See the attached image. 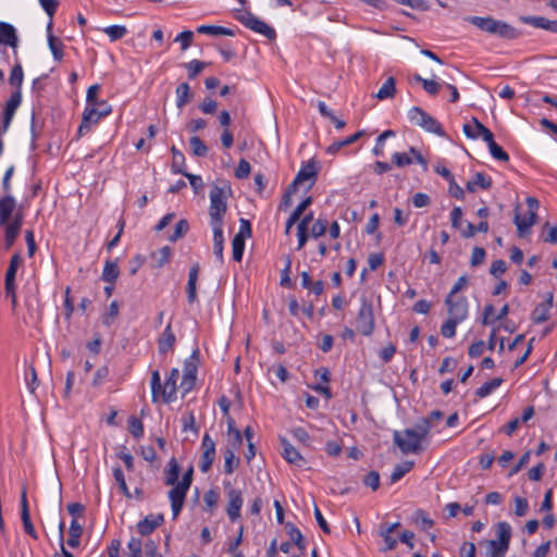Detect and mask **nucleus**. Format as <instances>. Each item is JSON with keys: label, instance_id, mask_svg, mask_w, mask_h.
Instances as JSON below:
<instances>
[{"label": "nucleus", "instance_id": "nucleus-1", "mask_svg": "<svg viewBox=\"0 0 557 557\" xmlns=\"http://www.w3.org/2000/svg\"><path fill=\"white\" fill-rule=\"evenodd\" d=\"M24 222V212L18 207L16 199L11 195L0 198V226L4 232L5 248L9 249L15 243Z\"/></svg>", "mask_w": 557, "mask_h": 557}, {"label": "nucleus", "instance_id": "nucleus-2", "mask_svg": "<svg viewBox=\"0 0 557 557\" xmlns=\"http://www.w3.org/2000/svg\"><path fill=\"white\" fill-rule=\"evenodd\" d=\"M232 196V188L228 183L222 185L213 184L210 188L209 216L210 225L223 226L227 211V200Z\"/></svg>", "mask_w": 557, "mask_h": 557}, {"label": "nucleus", "instance_id": "nucleus-3", "mask_svg": "<svg viewBox=\"0 0 557 557\" xmlns=\"http://www.w3.org/2000/svg\"><path fill=\"white\" fill-rule=\"evenodd\" d=\"M463 20L480 30L503 39L513 40L521 35V33L510 24L492 16H466Z\"/></svg>", "mask_w": 557, "mask_h": 557}, {"label": "nucleus", "instance_id": "nucleus-4", "mask_svg": "<svg viewBox=\"0 0 557 557\" xmlns=\"http://www.w3.org/2000/svg\"><path fill=\"white\" fill-rule=\"evenodd\" d=\"M180 377V371L173 368L165 379L164 384H161V377L158 370L151 372L150 387L151 398L153 403H157L160 398L165 404H171L177 398V380Z\"/></svg>", "mask_w": 557, "mask_h": 557}, {"label": "nucleus", "instance_id": "nucleus-5", "mask_svg": "<svg viewBox=\"0 0 557 557\" xmlns=\"http://www.w3.org/2000/svg\"><path fill=\"white\" fill-rule=\"evenodd\" d=\"M375 320L372 301L362 296L360 298V308L356 317V329L363 336H370L374 332Z\"/></svg>", "mask_w": 557, "mask_h": 557}, {"label": "nucleus", "instance_id": "nucleus-6", "mask_svg": "<svg viewBox=\"0 0 557 557\" xmlns=\"http://www.w3.org/2000/svg\"><path fill=\"white\" fill-rule=\"evenodd\" d=\"M407 116L412 124L420 126L424 131L440 136L444 135L440 122L420 107H412L409 109Z\"/></svg>", "mask_w": 557, "mask_h": 557}, {"label": "nucleus", "instance_id": "nucleus-7", "mask_svg": "<svg viewBox=\"0 0 557 557\" xmlns=\"http://www.w3.org/2000/svg\"><path fill=\"white\" fill-rule=\"evenodd\" d=\"M394 442L404 454H418L423 449L422 441L410 429H406L403 433L395 431Z\"/></svg>", "mask_w": 557, "mask_h": 557}, {"label": "nucleus", "instance_id": "nucleus-8", "mask_svg": "<svg viewBox=\"0 0 557 557\" xmlns=\"http://www.w3.org/2000/svg\"><path fill=\"white\" fill-rule=\"evenodd\" d=\"M448 318L463 322L469 314V302L466 296L447 295L445 299Z\"/></svg>", "mask_w": 557, "mask_h": 557}, {"label": "nucleus", "instance_id": "nucleus-9", "mask_svg": "<svg viewBox=\"0 0 557 557\" xmlns=\"http://www.w3.org/2000/svg\"><path fill=\"white\" fill-rule=\"evenodd\" d=\"M392 160L397 168H404L416 162L421 165L424 172L428 171L426 159L414 147H410L406 152H394L392 154Z\"/></svg>", "mask_w": 557, "mask_h": 557}, {"label": "nucleus", "instance_id": "nucleus-10", "mask_svg": "<svg viewBox=\"0 0 557 557\" xmlns=\"http://www.w3.org/2000/svg\"><path fill=\"white\" fill-rule=\"evenodd\" d=\"M227 488V507L226 513L231 521L235 522L240 518V510L244 503L242 492L231 486L230 483L225 484Z\"/></svg>", "mask_w": 557, "mask_h": 557}, {"label": "nucleus", "instance_id": "nucleus-11", "mask_svg": "<svg viewBox=\"0 0 557 557\" xmlns=\"http://www.w3.org/2000/svg\"><path fill=\"white\" fill-rule=\"evenodd\" d=\"M201 449L202 455L199 461V469L202 473H207L215 458V443L208 433L202 437Z\"/></svg>", "mask_w": 557, "mask_h": 557}, {"label": "nucleus", "instance_id": "nucleus-12", "mask_svg": "<svg viewBox=\"0 0 557 557\" xmlns=\"http://www.w3.org/2000/svg\"><path fill=\"white\" fill-rule=\"evenodd\" d=\"M240 21L246 27L263 35L268 39H273L275 37V30L251 13L244 14Z\"/></svg>", "mask_w": 557, "mask_h": 557}, {"label": "nucleus", "instance_id": "nucleus-13", "mask_svg": "<svg viewBox=\"0 0 557 557\" xmlns=\"http://www.w3.org/2000/svg\"><path fill=\"white\" fill-rule=\"evenodd\" d=\"M198 351H194L184 362L182 387L187 393L195 383L197 375Z\"/></svg>", "mask_w": 557, "mask_h": 557}, {"label": "nucleus", "instance_id": "nucleus-14", "mask_svg": "<svg viewBox=\"0 0 557 557\" xmlns=\"http://www.w3.org/2000/svg\"><path fill=\"white\" fill-rule=\"evenodd\" d=\"M171 486L172 488L169 491L168 495L171 503L173 519H176L184 506L186 494L189 488L183 487L178 483Z\"/></svg>", "mask_w": 557, "mask_h": 557}, {"label": "nucleus", "instance_id": "nucleus-15", "mask_svg": "<svg viewBox=\"0 0 557 557\" xmlns=\"http://www.w3.org/2000/svg\"><path fill=\"white\" fill-rule=\"evenodd\" d=\"M463 133L470 139L482 138L484 141L487 139V136H491L493 134L475 117H473L470 123H466L463 125Z\"/></svg>", "mask_w": 557, "mask_h": 557}, {"label": "nucleus", "instance_id": "nucleus-16", "mask_svg": "<svg viewBox=\"0 0 557 557\" xmlns=\"http://www.w3.org/2000/svg\"><path fill=\"white\" fill-rule=\"evenodd\" d=\"M0 42L11 47L14 50V54H17L18 37L13 25L0 22Z\"/></svg>", "mask_w": 557, "mask_h": 557}, {"label": "nucleus", "instance_id": "nucleus-17", "mask_svg": "<svg viewBox=\"0 0 557 557\" xmlns=\"http://www.w3.org/2000/svg\"><path fill=\"white\" fill-rule=\"evenodd\" d=\"M553 305V295L548 294L546 301L539 304L533 312L532 319L535 323H543L549 319L550 308Z\"/></svg>", "mask_w": 557, "mask_h": 557}, {"label": "nucleus", "instance_id": "nucleus-18", "mask_svg": "<svg viewBox=\"0 0 557 557\" xmlns=\"http://www.w3.org/2000/svg\"><path fill=\"white\" fill-rule=\"evenodd\" d=\"M536 223V214H528L521 215L516 213L515 215V224L517 226V232L520 237H524L530 233V228L532 225Z\"/></svg>", "mask_w": 557, "mask_h": 557}, {"label": "nucleus", "instance_id": "nucleus-19", "mask_svg": "<svg viewBox=\"0 0 557 557\" xmlns=\"http://www.w3.org/2000/svg\"><path fill=\"white\" fill-rule=\"evenodd\" d=\"M213 232V253L220 264L223 263L224 235L223 226L211 225Z\"/></svg>", "mask_w": 557, "mask_h": 557}, {"label": "nucleus", "instance_id": "nucleus-20", "mask_svg": "<svg viewBox=\"0 0 557 557\" xmlns=\"http://www.w3.org/2000/svg\"><path fill=\"white\" fill-rule=\"evenodd\" d=\"M163 522L162 515H150L137 523V530L141 535H148Z\"/></svg>", "mask_w": 557, "mask_h": 557}, {"label": "nucleus", "instance_id": "nucleus-21", "mask_svg": "<svg viewBox=\"0 0 557 557\" xmlns=\"http://www.w3.org/2000/svg\"><path fill=\"white\" fill-rule=\"evenodd\" d=\"M88 112L92 114V120H95V124H97L102 117L110 114L111 107L107 101L94 102V104L86 106L83 114H87Z\"/></svg>", "mask_w": 557, "mask_h": 557}, {"label": "nucleus", "instance_id": "nucleus-22", "mask_svg": "<svg viewBox=\"0 0 557 557\" xmlns=\"http://www.w3.org/2000/svg\"><path fill=\"white\" fill-rule=\"evenodd\" d=\"M317 176V166L314 162H309L306 165H304L299 172L297 173L294 182L293 187L296 185H299L304 182H313Z\"/></svg>", "mask_w": 557, "mask_h": 557}, {"label": "nucleus", "instance_id": "nucleus-23", "mask_svg": "<svg viewBox=\"0 0 557 557\" xmlns=\"http://www.w3.org/2000/svg\"><path fill=\"white\" fill-rule=\"evenodd\" d=\"M175 335L171 329V325L169 324L164 331L162 332L159 341H158V347L160 354H166L168 351L172 350L175 344Z\"/></svg>", "mask_w": 557, "mask_h": 557}, {"label": "nucleus", "instance_id": "nucleus-24", "mask_svg": "<svg viewBox=\"0 0 557 557\" xmlns=\"http://www.w3.org/2000/svg\"><path fill=\"white\" fill-rule=\"evenodd\" d=\"M283 457L287 462L295 465L297 467H302L305 465L304 457L292 444H289L286 441H283Z\"/></svg>", "mask_w": 557, "mask_h": 557}, {"label": "nucleus", "instance_id": "nucleus-25", "mask_svg": "<svg viewBox=\"0 0 557 557\" xmlns=\"http://www.w3.org/2000/svg\"><path fill=\"white\" fill-rule=\"evenodd\" d=\"M180 472H181V467H180L177 460L174 457H172L168 461V466L164 471V483L166 485L177 484Z\"/></svg>", "mask_w": 557, "mask_h": 557}, {"label": "nucleus", "instance_id": "nucleus-26", "mask_svg": "<svg viewBox=\"0 0 557 557\" xmlns=\"http://www.w3.org/2000/svg\"><path fill=\"white\" fill-rule=\"evenodd\" d=\"M311 197L305 198L293 211L289 218L286 221L285 234H289L292 227L296 224V222L300 219L304 211L311 205Z\"/></svg>", "mask_w": 557, "mask_h": 557}, {"label": "nucleus", "instance_id": "nucleus-27", "mask_svg": "<svg viewBox=\"0 0 557 557\" xmlns=\"http://www.w3.org/2000/svg\"><path fill=\"white\" fill-rule=\"evenodd\" d=\"M22 522L24 527V531L30 535L33 539H37V533L35 531V528L30 521V516L27 507V500L26 495L23 493L22 496Z\"/></svg>", "mask_w": 557, "mask_h": 557}, {"label": "nucleus", "instance_id": "nucleus-28", "mask_svg": "<svg viewBox=\"0 0 557 557\" xmlns=\"http://www.w3.org/2000/svg\"><path fill=\"white\" fill-rule=\"evenodd\" d=\"M491 183L492 182L490 177L481 172H478L474 174L473 178L467 183V189L471 193L476 191L478 188L487 189L490 188Z\"/></svg>", "mask_w": 557, "mask_h": 557}, {"label": "nucleus", "instance_id": "nucleus-29", "mask_svg": "<svg viewBox=\"0 0 557 557\" xmlns=\"http://www.w3.org/2000/svg\"><path fill=\"white\" fill-rule=\"evenodd\" d=\"M197 32L199 34H207L211 36H234L235 33L233 29L223 27V26H215V25H200L197 27Z\"/></svg>", "mask_w": 557, "mask_h": 557}, {"label": "nucleus", "instance_id": "nucleus-30", "mask_svg": "<svg viewBox=\"0 0 557 557\" xmlns=\"http://www.w3.org/2000/svg\"><path fill=\"white\" fill-rule=\"evenodd\" d=\"M176 106L178 109L185 107L191 100L190 87L187 83H181L175 90Z\"/></svg>", "mask_w": 557, "mask_h": 557}, {"label": "nucleus", "instance_id": "nucleus-31", "mask_svg": "<svg viewBox=\"0 0 557 557\" xmlns=\"http://www.w3.org/2000/svg\"><path fill=\"white\" fill-rule=\"evenodd\" d=\"M82 533H83V527L78 523L77 519H73L71 522V525H70V530H69L70 536L66 541V544L72 548L77 547L79 545V539L82 536Z\"/></svg>", "mask_w": 557, "mask_h": 557}, {"label": "nucleus", "instance_id": "nucleus-32", "mask_svg": "<svg viewBox=\"0 0 557 557\" xmlns=\"http://www.w3.org/2000/svg\"><path fill=\"white\" fill-rule=\"evenodd\" d=\"M396 92V82L394 77H388L376 92V98L379 100H385L393 98Z\"/></svg>", "mask_w": 557, "mask_h": 557}, {"label": "nucleus", "instance_id": "nucleus-33", "mask_svg": "<svg viewBox=\"0 0 557 557\" xmlns=\"http://www.w3.org/2000/svg\"><path fill=\"white\" fill-rule=\"evenodd\" d=\"M414 466L413 461L406 460L395 466L391 474V484L401 480Z\"/></svg>", "mask_w": 557, "mask_h": 557}, {"label": "nucleus", "instance_id": "nucleus-34", "mask_svg": "<svg viewBox=\"0 0 557 557\" xmlns=\"http://www.w3.org/2000/svg\"><path fill=\"white\" fill-rule=\"evenodd\" d=\"M119 274L120 270L117 263L114 261H107L102 270L101 278L107 283L113 284L119 277Z\"/></svg>", "mask_w": 557, "mask_h": 557}, {"label": "nucleus", "instance_id": "nucleus-35", "mask_svg": "<svg viewBox=\"0 0 557 557\" xmlns=\"http://www.w3.org/2000/svg\"><path fill=\"white\" fill-rule=\"evenodd\" d=\"M485 143L487 144L490 153L492 154V157L494 159L499 160V161H508L509 160L508 153L506 151H504L503 148L495 143L493 134L491 136H487V139L485 140Z\"/></svg>", "mask_w": 557, "mask_h": 557}, {"label": "nucleus", "instance_id": "nucleus-36", "mask_svg": "<svg viewBox=\"0 0 557 557\" xmlns=\"http://www.w3.org/2000/svg\"><path fill=\"white\" fill-rule=\"evenodd\" d=\"M171 256L172 249L169 246H164L151 253V260L156 267L161 268L170 261Z\"/></svg>", "mask_w": 557, "mask_h": 557}, {"label": "nucleus", "instance_id": "nucleus-37", "mask_svg": "<svg viewBox=\"0 0 557 557\" xmlns=\"http://www.w3.org/2000/svg\"><path fill=\"white\" fill-rule=\"evenodd\" d=\"M362 135V132H357L355 134H352L351 136H348L347 138L343 139V140H338V141H334L333 144H331L327 149H326V152L330 153V154H335L336 152H338L343 147H346L350 144H354L356 140H358Z\"/></svg>", "mask_w": 557, "mask_h": 557}, {"label": "nucleus", "instance_id": "nucleus-38", "mask_svg": "<svg viewBox=\"0 0 557 557\" xmlns=\"http://www.w3.org/2000/svg\"><path fill=\"white\" fill-rule=\"evenodd\" d=\"M503 383V380L499 377H495L490 382L484 383L481 387H479L475 392L476 396L480 398H485L491 395L496 388H498Z\"/></svg>", "mask_w": 557, "mask_h": 557}, {"label": "nucleus", "instance_id": "nucleus-39", "mask_svg": "<svg viewBox=\"0 0 557 557\" xmlns=\"http://www.w3.org/2000/svg\"><path fill=\"white\" fill-rule=\"evenodd\" d=\"M486 554L491 557H504L508 547L499 541L490 540L486 542Z\"/></svg>", "mask_w": 557, "mask_h": 557}, {"label": "nucleus", "instance_id": "nucleus-40", "mask_svg": "<svg viewBox=\"0 0 557 557\" xmlns=\"http://www.w3.org/2000/svg\"><path fill=\"white\" fill-rule=\"evenodd\" d=\"M496 533L500 543L505 544L509 547L510 539H511V527L508 522L502 521L496 527Z\"/></svg>", "mask_w": 557, "mask_h": 557}, {"label": "nucleus", "instance_id": "nucleus-41", "mask_svg": "<svg viewBox=\"0 0 557 557\" xmlns=\"http://www.w3.org/2000/svg\"><path fill=\"white\" fill-rule=\"evenodd\" d=\"M286 531L292 540V542L301 550H304L306 548V544H305V541H304V536L300 532V530L295 527L293 523H287L286 524Z\"/></svg>", "mask_w": 557, "mask_h": 557}, {"label": "nucleus", "instance_id": "nucleus-42", "mask_svg": "<svg viewBox=\"0 0 557 557\" xmlns=\"http://www.w3.org/2000/svg\"><path fill=\"white\" fill-rule=\"evenodd\" d=\"M102 32L108 35L111 41H116L127 34V28L124 25H110L102 28Z\"/></svg>", "mask_w": 557, "mask_h": 557}, {"label": "nucleus", "instance_id": "nucleus-43", "mask_svg": "<svg viewBox=\"0 0 557 557\" xmlns=\"http://www.w3.org/2000/svg\"><path fill=\"white\" fill-rule=\"evenodd\" d=\"M21 102H22L21 90H15L10 96L9 100L5 103L4 113H7V115L14 116V114H15L17 108L20 107Z\"/></svg>", "mask_w": 557, "mask_h": 557}, {"label": "nucleus", "instance_id": "nucleus-44", "mask_svg": "<svg viewBox=\"0 0 557 557\" xmlns=\"http://www.w3.org/2000/svg\"><path fill=\"white\" fill-rule=\"evenodd\" d=\"M396 133L392 129L384 131L379 135L375 141V146L372 150L374 156H383L384 154V145L385 140L391 137H395Z\"/></svg>", "mask_w": 557, "mask_h": 557}, {"label": "nucleus", "instance_id": "nucleus-45", "mask_svg": "<svg viewBox=\"0 0 557 557\" xmlns=\"http://www.w3.org/2000/svg\"><path fill=\"white\" fill-rule=\"evenodd\" d=\"M189 147L196 157H205L208 153V147L198 136L190 137Z\"/></svg>", "mask_w": 557, "mask_h": 557}, {"label": "nucleus", "instance_id": "nucleus-46", "mask_svg": "<svg viewBox=\"0 0 557 557\" xmlns=\"http://www.w3.org/2000/svg\"><path fill=\"white\" fill-rule=\"evenodd\" d=\"M239 460L235 456V451L232 448H227L224 453V471L227 474L234 472L237 467Z\"/></svg>", "mask_w": 557, "mask_h": 557}, {"label": "nucleus", "instance_id": "nucleus-47", "mask_svg": "<svg viewBox=\"0 0 557 557\" xmlns=\"http://www.w3.org/2000/svg\"><path fill=\"white\" fill-rule=\"evenodd\" d=\"M49 48L55 61H61L63 58V44L61 40L52 35L48 37Z\"/></svg>", "mask_w": 557, "mask_h": 557}, {"label": "nucleus", "instance_id": "nucleus-48", "mask_svg": "<svg viewBox=\"0 0 557 557\" xmlns=\"http://www.w3.org/2000/svg\"><path fill=\"white\" fill-rule=\"evenodd\" d=\"M127 424L128 431L134 437L140 438L144 435V424L138 418L132 416L128 419Z\"/></svg>", "mask_w": 557, "mask_h": 557}, {"label": "nucleus", "instance_id": "nucleus-49", "mask_svg": "<svg viewBox=\"0 0 557 557\" xmlns=\"http://www.w3.org/2000/svg\"><path fill=\"white\" fill-rule=\"evenodd\" d=\"M431 429V421L429 419H423L419 423H417L414 428H412L411 430L420 438V441H423L430 433Z\"/></svg>", "mask_w": 557, "mask_h": 557}, {"label": "nucleus", "instance_id": "nucleus-50", "mask_svg": "<svg viewBox=\"0 0 557 557\" xmlns=\"http://www.w3.org/2000/svg\"><path fill=\"white\" fill-rule=\"evenodd\" d=\"M520 22L525 25H530L535 28L544 29L546 17L544 16H533V15H521L519 17Z\"/></svg>", "mask_w": 557, "mask_h": 557}, {"label": "nucleus", "instance_id": "nucleus-51", "mask_svg": "<svg viewBox=\"0 0 557 557\" xmlns=\"http://www.w3.org/2000/svg\"><path fill=\"white\" fill-rule=\"evenodd\" d=\"M23 78H24L23 69H22L21 63L17 62L11 71L10 79H9L10 84L13 86H16L17 90H20V88L23 84Z\"/></svg>", "mask_w": 557, "mask_h": 557}, {"label": "nucleus", "instance_id": "nucleus-52", "mask_svg": "<svg viewBox=\"0 0 557 557\" xmlns=\"http://www.w3.org/2000/svg\"><path fill=\"white\" fill-rule=\"evenodd\" d=\"M461 323L455 319L448 318L446 322L441 327V334L446 338H451L456 334L457 325Z\"/></svg>", "mask_w": 557, "mask_h": 557}, {"label": "nucleus", "instance_id": "nucleus-53", "mask_svg": "<svg viewBox=\"0 0 557 557\" xmlns=\"http://www.w3.org/2000/svg\"><path fill=\"white\" fill-rule=\"evenodd\" d=\"M117 315H119V304L116 301H112L110 304L107 312L102 315V323L107 326H110Z\"/></svg>", "mask_w": 557, "mask_h": 557}, {"label": "nucleus", "instance_id": "nucleus-54", "mask_svg": "<svg viewBox=\"0 0 557 557\" xmlns=\"http://www.w3.org/2000/svg\"><path fill=\"white\" fill-rule=\"evenodd\" d=\"M244 249H245V240H243L239 237H234L232 240V253H233V259L235 261H237V262L242 261L243 255H244Z\"/></svg>", "mask_w": 557, "mask_h": 557}, {"label": "nucleus", "instance_id": "nucleus-55", "mask_svg": "<svg viewBox=\"0 0 557 557\" xmlns=\"http://www.w3.org/2000/svg\"><path fill=\"white\" fill-rule=\"evenodd\" d=\"M113 478H114L115 482L117 483L119 487L121 488L122 493L126 497H131V492L128 490L124 473L121 468L117 467V468L113 469Z\"/></svg>", "mask_w": 557, "mask_h": 557}, {"label": "nucleus", "instance_id": "nucleus-56", "mask_svg": "<svg viewBox=\"0 0 557 557\" xmlns=\"http://www.w3.org/2000/svg\"><path fill=\"white\" fill-rule=\"evenodd\" d=\"M189 230V224L187 222V220H180L176 225H175V230L173 232L172 235H170L169 239L171 242H176L177 239H180L181 237H183Z\"/></svg>", "mask_w": 557, "mask_h": 557}, {"label": "nucleus", "instance_id": "nucleus-57", "mask_svg": "<svg viewBox=\"0 0 557 557\" xmlns=\"http://www.w3.org/2000/svg\"><path fill=\"white\" fill-rule=\"evenodd\" d=\"M171 152H172V170H173V172L183 174L184 172L181 169V165L185 161L183 153L174 146L172 147Z\"/></svg>", "mask_w": 557, "mask_h": 557}, {"label": "nucleus", "instance_id": "nucleus-58", "mask_svg": "<svg viewBox=\"0 0 557 557\" xmlns=\"http://www.w3.org/2000/svg\"><path fill=\"white\" fill-rule=\"evenodd\" d=\"M293 437L305 446L311 445V437L304 428H295L292 431Z\"/></svg>", "mask_w": 557, "mask_h": 557}, {"label": "nucleus", "instance_id": "nucleus-59", "mask_svg": "<svg viewBox=\"0 0 557 557\" xmlns=\"http://www.w3.org/2000/svg\"><path fill=\"white\" fill-rule=\"evenodd\" d=\"M513 503H515V515L518 517L525 516L529 510V503H528L527 498L521 497V496H516L513 498Z\"/></svg>", "mask_w": 557, "mask_h": 557}, {"label": "nucleus", "instance_id": "nucleus-60", "mask_svg": "<svg viewBox=\"0 0 557 557\" xmlns=\"http://www.w3.org/2000/svg\"><path fill=\"white\" fill-rule=\"evenodd\" d=\"M193 38L194 33L191 30H184L175 37L174 41L181 44L182 50H186L190 47Z\"/></svg>", "mask_w": 557, "mask_h": 557}, {"label": "nucleus", "instance_id": "nucleus-61", "mask_svg": "<svg viewBox=\"0 0 557 557\" xmlns=\"http://www.w3.org/2000/svg\"><path fill=\"white\" fill-rule=\"evenodd\" d=\"M206 66V63L199 60H191L186 64L188 77L195 78Z\"/></svg>", "mask_w": 557, "mask_h": 557}, {"label": "nucleus", "instance_id": "nucleus-62", "mask_svg": "<svg viewBox=\"0 0 557 557\" xmlns=\"http://www.w3.org/2000/svg\"><path fill=\"white\" fill-rule=\"evenodd\" d=\"M326 230H327V221L319 219L313 223V225L311 227V236L313 238H319L325 234Z\"/></svg>", "mask_w": 557, "mask_h": 557}, {"label": "nucleus", "instance_id": "nucleus-63", "mask_svg": "<svg viewBox=\"0 0 557 557\" xmlns=\"http://www.w3.org/2000/svg\"><path fill=\"white\" fill-rule=\"evenodd\" d=\"M414 515H416L417 522L420 523V525L423 530H429L434 525V521L431 518H429V516L426 515V512L424 510L419 509L416 511Z\"/></svg>", "mask_w": 557, "mask_h": 557}, {"label": "nucleus", "instance_id": "nucleus-64", "mask_svg": "<svg viewBox=\"0 0 557 557\" xmlns=\"http://www.w3.org/2000/svg\"><path fill=\"white\" fill-rule=\"evenodd\" d=\"M131 557H141L143 543L137 537H132L127 544Z\"/></svg>", "mask_w": 557, "mask_h": 557}]
</instances>
